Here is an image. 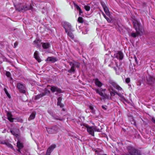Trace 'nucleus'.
I'll return each instance as SVG.
<instances>
[{"label": "nucleus", "instance_id": "09e8293b", "mask_svg": "<svg viewBox=\"0 0 155 155\" xmlns=\"http://www.w3.org/2000/svg\"><path fill=\"white\" fill-rule=\"evenodd\" d=\"M18 45V44L17 42H15L14 43V48H16V46Z\"/></svg>", "mask_w": 155, "mask_h": 155}, {"label": "nucleus", "instance_id": "cd10ccee", "mask_svg": "<svg viewBox=\"0 0 155 155\" xmlns=\"http://www.w3.org/2000/svg\"><path fill=\"white\" fill-rule=\"evenodd\" d=\"M4 90L5 94H6L8 97L9 98H10L11 97L10 95V94H9V93L8 92L6 89V88H4Z\"/></svg>", "mask_w": 155, "mask_h": 155}, {"label": "nucleus", "instance_id": "393cba45", "mask_svg": "<svg viewBox=\"0 0 155 155\" xmlns=\"http://www.w3.org/2000/svg\"><path fill=\"white\" fill-rule=\"evenodd\" d=\"M15 120L18 122L22 123L23 122V120L20 117H17L15 118Z\"/></svg>", "mask_w": 155, "mask_h": 155}, {"label": "nucleus", "instance_id": "37998d69", "mask_svg": "<svg viewBox=\"0 0 155 155\" xmlns=\"http://www.w3.org/2000/svg\"><path fill=\"white\" fill-rule=\"evenodd\" d=\"M85 29V31L84 32L83 31L82 32V33L84 34H86L87 33V31H88V30H87V29Z\"/></svg>", "mask_w": 155, "mask_h": 155}, {"label": "nucleus", "instance_id": "f03ea898", "mask_svg": "<svg viewBox=\"0 0 155 155\" xmlns=\"http://www.w3.org/2000/svg\"><path fill=\"white\" fill-rule=\"evenodd\" d=\"M83 125L87 128V131L93 136H94V131L100 132L101 130L102 129L101 127L99 125L98 127L95 126L90 127L85 124H83Z\"/></svg>", "mask_w": 155, "mask_h": 155}, {"label": "nucleus", "instance_id": "c756f323", "mask_svg": "<svg viewBox=\"0 0 155 155\" xmlns=\"http://www.w3.org/2000/svg\"><path fill=\"white\" fill-rule=\"evenodd\" d=\"M5 74L7 77L10 78L11 80L12 79V78L11 77V74L10 72L8 71L6 72Z\"/></svg>", "mask_w": 155, "mask_h": 155}, {"label": "nucleus", "instance_id": "20e7f679", "mask_svg": "<svg viewBox=\"0 0 155 155\" xmlns=\"http://www.w3.org/2000/svg\"><path fill=\"white\" fill-rule=\"evenodd\" d=\"M127 149L129 154H125L123 155H141L140 150L134 148L131 146H127Z\"/></svg>", "mask_w": 155, "mask_h": 155}, {"label": "nucleus", "instance_id": "72a5a7b5", "mask_svg": "<svg viewBox=\"0 0 155 155\" xmlns=\"http://www.w3.org/2000/svg\"><path fill=\"white\" fill-rule=\"evenodd\" d=\"M78 22L80 23H82L83 22V19L81 17H79L78 19Z\"/></svg>", "mask_w": 155, "mask_h": 155}, {"label": "nucleus", "instance_id": "f704fd0d", "mask_svg": "<svg viewBox=\"0 0 155 155\" xmlns=\"http://www.w3.org/2000/svg\"><path fill=\"white\" fill-rule=\"evenodd\" d=\"M6 112H7V115L8 118L12 117V115L11 112H8L7 111H6Z\"/></svg>", "mask_w": 155, "mask_h": 155}, {"label": "nucleus", "instance_id": "4d7b16f0", "mask_svg": "<svg viewBox=\"0 0 155 155\" xmlns=\"http://www.w3.org/2000/svg\"><path fill=\"white\" fill-rule=\"evenodd\" d=\"M105 90H106V89H104L103 90V91H105Z\"/></svg>", "mask_w": 155, "mask_h": 155}, {"label": "nucleus", "instance_id": "2f4dec72", "mask_svg": "<svg viewBox=\"0 0 155 155\" xmlns=\"http://www.w3.org/2000/svg\"><path fill=\"white\" fill-rule=\"evenodd\" d=\"M138 35H139V34H138L137 33V34L135 33H132L131 34H130V36H132V37H134V38H135Z\"/></svg>", "mask_w": 155, "mask_h": 155}, {"label": "nucleus", "instance_id": "dca6fc26", "mask_svg": "<svg viewBox=\"0 0 155 155\" xmlns=\"http://www.w3.org/2000/svg\"><path fill=\"white\" fill-rule=\"evenodd\" d=\"M46 61L51 62L52 63H54L57 61L56 58L53 57H48L45 60Z\"/></svg>", "mask_w": 155, "mask_h": 155}, {"label": "nucleus", "instance_id": "473e14b6", "mask_svg": "<svg viewBox=\"0 0 155 155\" xmlns=\"http://www.w3.org/2000/svg\"><path fill=\"white\" fill-rule=\"evenodd\" d=\"M89 108L91 110V112L93 114H95V111L94 110V107H93L91 105L89 106Z\"/></svg>", "mask_w": 155, "mask_h": 155}, {"label": "nucleus", "instance_id": "7c9ffc66", "mask_svg": "<svg viewBox=\"0 0 155 155\" xmlns=\"http://www.w3.org/2000/svg\"><path fill=\"white\" fill-rule=\"evenodd\" d=\"M84 8L86 11H88L90 10V7L88 5H85L84 6Z\"/></svg>", "mask_w": 155, "mask_h": 155}, {"label": "nucleus", "instance_id": "6e6d98bb", "mask_svg": "<svg viewBox=\"0 0 155 155\" xmlns=\"http://www.w3.org/2000/svg\"><path fill=\"white\" fill-rule=\"evenodd\" d=\"M55 117L56 118H59L58 117V116H56V117H55Z\"/></svg>", "mask_w": 155, "mask_h": 155}, {"label": "nucleus", "instance_id": "1a4fd4ad", "mask_svg": "<svg viewBox=\"0 0 155 155\" xmlns=\"http://www.w3.org/2000/svg\"><path fill=\"white\" fill-rule=\"evenodd\" d=\"M17 87L20 93H25V87L22 84L20 83L17 84Z\"/></svg>", "mask_w": 155, "mask_h": 155}, {"label": "nucleus", "instance_id": "49530a36", "mask_svg": "<svg viewBox=\"0 0 155 155\" xmlns=\"http://www.w3.org/2000/svg\"><path fill=\"white\" fill-rule=\"evenodd\" d=\"M104 94L103 93L101 92L99 94V95L102 96V97H103L104 96Z\"/></svg>", "mask_w": 155, "mask_h": 155}, {"label": "nucleus", "instance_id": "4be33fe9", "mask_svg": "<svg viewBox=\"0 0 155 155\" xmlns=\"http://www.w3.org/2000/svg\"><path fill=\"white\" fill-rule=\"evenodd\" d=\"M45 95V94H44L43 93H41L36 95L35 97V100H37Z\"/></svg>", "mask_w": 155, "mask_h": 155}, {"label": "nucleus", "instance_id": "9d476101", "mask_svg": "<svg viewBox=\"0 0 155 155\" xmlns=\"http://www.w3.org/2000/svg\"><path fill=\"white\" fill-rule=\"evenodd\" d=\"M114 56L120 60H122L124 56L123 53L120 51H118L116 54H114Z\"/></svg>", "mask_w": 155, "mask_h": 155}, {"label": "nucleus", "instance_id": "5701e85b", "mask_svg": "<svg viewBox=\"0 0 155 155\" xmlns=\"http://www.w3.org/2000/svg\"><path fill=\"white\" fill-rule=\"evenodd\" d=\"M15 130L14 129L10 130L11 133L14 136H15L16 138L18 137V134L15 133Z\"/></svg>", "mask_w": 155, "mask_h": 155}, {"label": "nucleus", "instance_id": "13d9d810", "mask_svg": "<svg viewBox=\"0 0 155 155\" xmlns=\"http://www.w3.org/2000/svg\"><path fill=\"white\" fill-rule=\"evenodd\" d=\"M62 110H63V111H65V110L64 109H62Z\"/></svg>", "mask_w": 155, "mask_h": 155}, {"label": "nucleus", "instance_id": "a19ab883", "mask_svg": "<svg viewBox=\"0 0 155 155\" xmlns=\"http://www.w3.org/2000/svg\"><path fill=\"white\" fill-rule=\"evenodd\" d=\"M130 78H127L125 80V81L127 83H129L130 82Z\"/></svg>", "mask_w": 155, "mask_h": 155}, {"label": "nucleus", "instance_id": "58836bf2", "mask_svg": "<svg viewBox=\"0 0 155 155\" xmlns=\"http://www.w3.org/2000/svg\"><path fill=\"white\" fill-rule=\"evenodd\" d=\"M74 5L75 6L76 8L79 11V10L81 9L80 7H79V6H78V5L75 4H74Z\"/></svg>", "mask_w": 155, "mask_h": 155}, {"label": "nucleus", "instance_id": "39448f33", "mask_svg": "<svg viewBox=\"0 0 155 155\" xmlns=\"http://www.w3.org/2000/svg\"><path fill=\"white\" fill-rule=\"evenodd\" d=\"M33 44L37 48L41 46V44H42L43 48H49L51 45L49 42L41 43V40L38 38H36L34 41Z\"/></svg>", "mask_w": 155, "mask_h": 155}, {"label": "nucleus", "instance_id": "3c124183", "mask_svg": "<svg viewBox=\"0 0 155 155\" xmlns=\"http://www.w3.org/2000/svg\"><path fill=\"white\" fill-rule=\"evenodd\" d=\"M103 97H104V98H107L108 97L107 95L104 94V96H103Z\"/></svg>", "mask_w": 155, "mask_h": 155}, {"label": "nucleus", "instance_id": "c85d7f7f", "mask_svg": "<svg viewBox=\"0 0 155 155\" xmlns=\"http://www.w3.org/2000/svg\"><path fill=\"white\" fill-rule=\"evenodd\" d=\"M74 68V67L73 66L71 67V68L68 70V72L70 73L74 72L75 71Z\"/></svg>", "mask_w": 155, "mask_h": 155}, {"label": "nucleus", "instance_id": "bb28decb", "mask_svg": "<svg viewBox=\"0 0 155 155\" xmlns=\"http://www.w3.org/2000/svg\"><path fill=\"white\" fill-rule=\"evenodd\" d=\"M102 14L104 16V17L107 20V21L109 22H110V20L109 18L107 17L103 12H102Z\"/></svg>", "mask_w": 155, "mask_h": 155}, {"label": "nucleus", "instance_id": "5fc2aeb1", "mask_svg": "<svg viewBox=\"0 0 155 155\" xmlns=\"http://www.w3.org/2000/svg\"><path fill=\"white\" fill-rule=\"evenodd\" d=\"M20 149L18 148V149L17 150L18 152V153H21Z\"/></svg>", "mask_w": 155, "mask_h": 155}, {"label": "nucleus", "instance_id": "de8ad7c7", "mask_svg": "<svg viewBox=\"0 0 155 155\" xmlns=\"http://www.w3.org/2000/svg\"><path fill=\"white\" fill-rule=\"evenodd\" d=\"M101 5H102L103 8H104V7H107L104 3H102Z\"/></svg>", "mask_w": 155, "mask_h": 155}, {"label": "nucleus", "instance_id": "412c9836", "mask_svg": "<svg viewBox=\"0 0 155 155\" xmlns=\"http://www.w3.org/2000/svg\"><path fill=\"white\" fill-rule=\"evenodd\" d=\"M17 146L19 149H21L23 147L22 143H21L19 140L17 142Z\"/></svg>", "mask_w": 155, "mask_h": 155}, {"label": "nucleus", "instance_id": "f257e3e1", "mask_svg": "<svg viewBox=\"0 0 155 155\" xmlns=\"http://www.w3.org/2000/svg\"><path fill=\"white\" fill-rule=\"evenodd\" d=\"M63 27L68 36L71 39L74 40V36L72 33L74 30L72 28L71 25L68 22H64L63 24Z\"/></svg>", "mask_w": 155, "mask_h": 155}, {"label": "nucleus", "instance_id": "4468645a", "mask_svg": "<svg viewBox=\"0 0 155 155\" xmlns=\"http://www.w3.org/2000/svg\"><path fill=\"white\" fill-rule=\"evenodd\" d=\"M34 56L35 58L38 62L41 61V60L39 56L38 52L37 51H36L34 53Z\"/></svg>", "mask_w": 155, "mask_h": 155}, {"label": "nucleus", "instance_id": "79ce46f5", "mask_svg": "<svg viewBox=\"0 0 155 155\" xmlns=\"http://www.w3.org/2000/svg\"><path fill=\"white\" fill-rule=\"evenodd\" d=\"M102 108L104 110H106L107 109V106L106 105H102L101 106Z\"/></svg>", "mask_w": 155, "mask_h": 155}, {"label": "nucleus", "instance_id": "2eb2a0df", "mask_svg": "<svg viewBox=\"0 0 155 155\" xmlns=\"http://www.w3.org/2000/svg\"><path fill=\"white\" fill-rule=\"evenodd\" d=\"M62 99V98L61 97H58L57 99L58 102L57 103V105L58 106H59L61 108H62L64 106V104L61 103V101Z\"/></svg>", "mask_w": 155, "mask_h": 155}, {"label": "nucleus", "instance_id": "8fccbe9b", "mask_svg": "<svg viewBox=\"0 0 155 155\" xmlns=\"http://www.w3.org/2000/svg\"><path fill=\"white\" fill-rule=\"evenodd\" d=\"M95 90H96V93L97 94H99L101 92L99 91V90L98 89H96Z\"/></svg>", "mask_w": 155, "mask_h": 155}, {"label": "nucleus", "instance_id": "9b49d317", "mask_svg": "<svg viewBox=\"0 0 155 155\" xmlns=\"http://www.w3.org/2000/svg\"><path fill=\"white\" fill-rule=\"evenodd\" d=\"M109 82L118 91H121L122 88L116 83L111 80H109Z\"/></svg>", "mask_w": 155, "mask_h": 155}, {"label": "nucleus", "instance_id": "0eeeda50", "mask_svg": "<svg viewBox=\"0 0 155 155\" xmlns=\"http://www.w3.org/2000/svg\"><path fill=\"white\" fill-rule=\"evenodd\" d=\"M50 87L51 91L52 93H54L55 92H56V93H55V94L56 95H58L59 94L63 92L61 89L57 86L51 85Z\"/></svg>", "mask_w": 155, "mask_h": 155}, {"label": "nucleus", "instance_id": "aec40b11", "mask_svg": "<svg viewBox=\"0 0 155 155\" xmlns=\"http://www.w3.org/2000/svg\"><path fill=\"white\" fill-rule=\"evenodd\" d=\"M48 112L49 114H50L53 117V118L54 119L57 120H60V121H62V119H60V118H56L55 117V116L54 115L53 112L51 111L50 110H48Z\"/></svg>", "mask_w": 155, "mask_h": 155}, {"label": "nucleus", "instance_id": "ddd939ff", "mask_svg": "<svg viewBox=\"0 0 155 155\" xmlns=\"http://www.w3.org/2000/svg\"><path fill=\"white\" fill-rule=\"evenodd\" d=\"M0 143L3 144H5L8 147L12 149L15 150L13 148L12 145L10 144L6 140H3Z\"/></svg>", "mask_w": 155, "mask_h": 155}, {"label": "nucleus", "instance_id": "f3484780", "mask_svg": "<svg viewBox=\"0 0 155 155\" xmlns=\"http://www.w3.org/2000/svg\"><path fill=\"white\" fill-rule=\"evenodd\" d=\"M31 7H27L26 5H24L23 6H22L21 8H19L18 10L19 11H21L23 10H24V11L30 9Z\"/></svg>", "mask_w": 155, "mask_h": 155}, {"label": "nucleus", "instance_id": "7ed1b4c3", "mask_svg": "<svg viewBox=\"0 0 155 155\" xmlns=\"http://www.w3.org/2000/svg\"><path fill=\"white\" fill-rule=\"evenodd\" d=\"M134 27L137 33L142 35L143 34L144 29L142 28L141 24L136 20H134L133 21Z\"/></svg>", "mask_w": 155, "mask_h": 155}, {"label": "nucleus", "instance_id": "a18cd8bd", "mask_svg": "<svg viewBox=\"0 0 155 155\" xmlns=\"http://www.w3.org/2000/svg\"><path fill=\"white\" fill-rule=\"evenodd\" d=\"M94 45V44L93 42L91 43L90 45V47L91 48H93V45Z\"/></svg>", "mask_w": 155, "mask_h": 155}, {"label": "nucleus", "instance_id": "4c0bfd02", "mask_svg": "<svg viewBox=\"0 0 155 155\" xmlns=\"http://www.w3.org/2000/svg\"><path fill=\"white\" fill-rule=\"evenodd\" d=\"M44 94H45V95L47 94H50V92L49 90H46L45 91V92L43 93Z\"/></svg>", "mask_w": 155, "mask_h": 155}, {"label": "nucleus", "instance_id": "423d86ee", "mask_svg": "<svg viewBox=\"0 0 155 155\" xmlns=\"http://www.w3.org/2000/svg\"><path fill=\"white\" fill-rule=\"evenodd\" d=\"M58 127L56 125H54L51 127H46V130L49 134H55L58 130Z\"/></svg>", "mask_w": 155, "mask_h": 155}, {"label": "nucleus", "instance_id": "a211bd4d", "mask_svg": "<svg viewBox=\"0 0 155 155\" xmlns=\"http://www.w3.org/2000/svg\"><path fill=\"white\" fill-rule=\"evenodd\" d=\"M36 114V112L35 111L33 112L31 115H30L29 118H28L29 120H31L34 119L35 117Z\"/></svg>", "mask_w": 155, "mask_h": 155}, {"label": "nucleus", "instance_id": "f8f14e48", "mask_svg": "<svg viewBox=\"0 0 155 155\" xmlns=\"http://www.w3.org/2000/svg\"><path fill=\"white\" fill-rule=\"evenodd\" d=\"M56 145L55 144L52 145L49 147L46 152L45 155H50L51 153L53 150L56 147Z\"/></svg>", "mask_w": 155, "mask_h": 155}, {"label": "nucleus", "instance_id": "b1692460", "mask_svg": "<svg viewBox=\"0 0 155 155\" xmlns=\"http://www.w3.org/2000/svg\"><path fill=\"white\" fill-rule=\"evenodd\" d=\"M103 9L107 15H110L109 11L107 7H104Z\"/></svg>", "mask_w": 155, "mask_h": 155}, {"label": "nucleus", "instance_id": "c03bdc74", "mask_svg": "<svg viewBox=\"0 0 155 155\" xmlns=\"http://www.w3.org/2000/svg\"><path fill=\"white\" fill-rule=\"evenodd\" d=\"M134 59H135V62H136V64H138V62L137 61V59L135 56H134Z\"/></svg>", "mask_w": 155, "mask_h": 155}, {"label": "nucleus", "instance_id": "c9c22d12", "mask_svg": "<svg viewBox=\"0 0 155 155\" xmlns=\"http://www.w3.org/2000/svg\"><path fill=\"white\" fill-rule=\"evenodd\" d=\"M15 118H12V117H11L9 118H8V120L11 122H12L15 120Z\"/></svg>", "mask_w": 155, "mask_h": 155}, {"label": "nucleus", "instance_id": "6e6552de", "mask_svg": "<svg viewBox=\"0 0 155 155\" xmlns=\"http://www.w3.org/2000/svg\"><path fill=\"white\" fill-rule=\"evenodd\" d=\"M147 83L151 85H153L155 83V78L149 75L147 77Z\"/></svg>", "mask_w": 155, "mask_h": 155}, {"label": "nucleus", "instance_id": "a878e982", "mask_svg": "<svg viewBox=\"0 0 155 155\" xmlns=\"http://www.w3.org/2000/svg\"><path fill=\"white\" fill-rule=\"evenodd\" d=\"M115 93L116 94H117L122 99H123L124 100H125L124 97L120 94L118 93L116 91H115Z\"/></svg>", "mask_w": 155, "mask_h": 155}, {"label": "nucleus", "instance_id": "6ab92c4d", "mask_svg": "<svg viewBox=\"0 0 155 155\" xmlns=\"http://www.w3.org/2000/svg\"><path fill=\"white\" fill-rule=\"evenodd\" d=\"M95 84L97 86L99 87H101L102 85V83L97 78H96L95 80Z\"/></svg>", "mask_w": 155, "mask_h": 155}, {"label": "nucleus", "instance_id": "bf43d9fd", "mask_svg": "<svg viewBox=\"0 0 155 155\" xmlns=\"http://www.w3.org/2000/svg\"><path fill=\"white\" fill-rule=\"evenodd\" d=\"M48 53H50V52L47 51Z\"/></svg>", "mask_w": 155, "mask_h": 155}, {"label": "nucleus", "instance_id": "864d4df0", "mask_svg": "<svg viewBox=\"0 0 155 155\" xmlns=\"http://www.w3.org/2000/svg\"><path fill=\"white\" fill-rule=\"evenodd\" d=\"M78 11L79 12V15H81V14L83 13L82 12V11L81 10V9L79 10Z\"/></svg>", "mask_w": 155, "mask_h": 155}, {"label": "nucleus", "instance_id": "ea45409f", "mask_svg": "<svg viewBox=\"0 0 155 155\" xmlns=\"http://www.w3.org/2000/svg\"><path fill=\"white\" fill-rule=\"evenodd\" d=\"M69 64L71 66V67L73 66L74 67H75L76 66V64H74L72 62H69Z\"/></svg>", "mask_w": 155, "mask_h": 155}, {"label": "nucleus", "instance_id": "603ef678", "mask_svg": "<svg viewBox=\"0 0 155 155\" xmlns=\"http://www.w3.org/2000/svg\"><path fill=\"white\" fill-rule=\"evenodd\" d=\"M151 120L153 123L155 124V119L154 118H152Z\"/></svg>", "mask_w": 155, "mask_h": 155}, {"label": "nucleus", "instance_id": "e433bc0d", "mask_svg": "<svg viewBox=\"0 0 155 155\" xmlns=\"http://www.w3.org/2000/svg\"><path fill=\"white\" fill-rule=\"evenodd\" d=\"M112 91H113L112 92H110V94L111 96H114L115 95V91H114L113 89H112Z\"/></svg>", "mask_w": 155, "mask_h": 155}]
</instances>
